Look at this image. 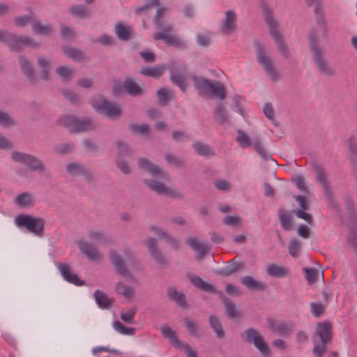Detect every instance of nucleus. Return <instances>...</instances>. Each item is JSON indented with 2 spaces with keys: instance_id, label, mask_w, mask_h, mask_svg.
I'll use <instances>...</instances> for the list:
<instances>
[{
  "instance_id": "59",
  "label": "nucleus",
  "mask_w": 357,
  "mask_h": 357,
  "mask_svg": "<svg viewBox=\"0 0 357 357\" xmlns=\"http://www.w3.org/2000/svg\"><path fill=\"white\" fill-rule=\"evenodd\" d=\"M75 149V144L73 143H65L56 146L54 151L60 155H66L71 153Z\"/></svg>"
},
{
  "instance_id": "36",
  "label": "nucleus",
  "mask_w": 357,
  "mask_h": 357,
  "mask_svg": "<svg viewBox=\"0 0 357 357\" xmlns=\"http://www.w3.org/2000/svg\"><path fill=\"white\" fill-rule=\"evenodd\" d=\"M192 146L194 149L196 153L200 156L210 158L215 155V153L212 147L200 141L195 142L192 145Z\"/></svg>"
},
{
  "instance_id": "62",
  "label": "nucleus",
  "mask_w": 357,
  "mask_h": 357,
  "mask_svg": "<svg viewBox=\"0 0 357 357\" xmlns=\"http://www.w3.org/2000/svg\"><path fill=\"white\" fill-rule=\"evenodd\" d=\"M172 139L176 143L188 142L190 139V135L183 130H175L172 133Z\"/></svg>"
},
{
  "instance_id": "63",
  "label": "nucleus",
  "mask_w": 357,
  "mask_h": 357,
  "mask_svg": "<svg viewBox=\"0 0 357 357\" xmlns=\"http://www.w3.org/2000/svg\"><path fill=\"white\" fill-rule=\"evenodd\" d=\"M165 158L168 164L172 165L176 167H181L184 166L185 163L184 160L172 153H167L165 156Z\"/></svg>"
},
{
  "instance_id": "58",
  "label": "nucleus",
  "mask_w": 357,
  "mask_h": 357,
  "mask_svg": "<svg viewBox=\"0 0 357 357\" xmlns=\"http://www.w3.org/2000/svg\"><path fill=\"white\" fill-rule=\"evenodd\" d=\"M129 128L132 132L137 135H149L150 132V126L146 123L141 125L131 124L129 126Z\"/></svg>"
},
{
  "instance_id": "37",
  "label": "nucleus",
  "mask_w": 357,
  "mask_h": 357,
  "mask_svg": "<svg viewBox=\"0 0 357 357\" xmlns=\"http://www.w3.org/2000/svg\"><path fill=\"white\" fill-rule=\"evenodd\" d=\"M62 50L68 58L75 61H81L86 59V54L80 49L64 46Z\"/></svg>"
},
{
  "instance_id": "13",
  "label": "nucleus",
  "mask_w": 357,
  "mask_h": 357,
  "mask_svg": "<svg viewBox=\"0 0 357 357\" xmlns=\"http://www.w3.org/2000/svg\"><path fill=\"white\" fill-rule=\"evenodd\" d=\"M93 107L102 114H105L109 119H116L121 116L123 109L117 103L105 98L93 100Z\"/></svg>"
},
{
  "instance_id": "48",
  "label": "nucleus",
  "mask_w": 357,
  "mask_h": 357,
  "mask_svg": "<svg viewBox=\"0 0 357 357\" xmlns=\"http://www.w3.org/2000/svg\"><path fill=\"white\" fill-rule=\"evenodd\" d=\"M32 31L38 35L47 36L52 33V26L50 24L43 25L40 21H33Z\"/></svg>"
},
{
  "instance_id": "23",
  "label": "nucleus",
  "mask_w": 357,
  "mask_h": 357,
  "mask_svg": "<svg viewBox=\"0 0 357 357\" xmlns=\"http://www.w3.org/2000/svg\"><path fill=\"white\" fill-rule=\"evenodd\" d=\"M124 91L133 97L141 96L144 94L145 90L143 86H139L135 81L129 76L126 77L123 82Z\"/></svg>"
},
{
  "instance_id": "9",
  "label": "nucleus",
  "mask_w": 357,
  "mask_h": 357,
  "mask_svg": "<svg viewBox=\"0 0 357 357\" xmlns=\"http://www.w3.org/2000/svg\"><path fill=\"white\" fill-rule=\"evenodd\" d=\"M241 339L247 343H252L264 357L271 356V348L266 342L260 332L255 328L250 327L241 335Z\"/></svg>"
},
{
  "instance_id": "57",
  "label": "nucleus",
  "mask_w": 357,
  "mask_h": 357,
  "mask_svg": "<svg viewBox=\"0 0 357 357\" xmlns=\"http://www.w3.org/2000/svg\"><path fill=\"white\" fill-rule=\"evenodd\" d=\"M301 243L297 238H292L288 245L289 253L293 257H296L301 250Z\"/></svg>"
},
{
  "instance_id": "60",
  "label": "nucleus",
  "mask_w": 357,
  "mask_h": 357,
  "mask_svg": "<svg viewBox=\"0 0 357 357\" xmlns=\"http://www.w3.org/2000/svg\"><path fill=\"white\" fill-rule=\"evenodd\" d=\"M116 167L124 174H130L132 172V167L129 162L122 158L116 159L115 160Z\"/></svg>"
},
{
  "instance_id": "28",
  "label": "nucleus",
  "mask_w": 357,
  "mask_h": 357,
  "mask_svg": "<svg viewBox=\"0 0 357 357\" xmlns=\"http://www.w3.org/2000/svg\"><path fill=\"white\" fill-rule=\"evenodd\" d=\"M167 296L168 298L175 302L178 306L181 307H185L187 306V301L185 296L183 293L178 291L175 287H169L167 289Z\"/></svg>"
},
{
  "instance_id": "3",
  "label": "nucleus",
  "mask_w": 357,
  "mask_h": 357,
  "mask_svg": "<svg viewBox=\"0 0 357 357\" xmlns=\"http://www.w3.org/2000/svg\"><path fill=\"white\" fill-rule=\"evenodd\" d=\"M191 80L199 96H211L224 100L227 96L225 86L219 81H211L202 76L192 75Z\"/></svg>"
},
{
  "instance_id": "49",
  "label": "nucleus",
  "mask_w": 357,
  "mask_h": 357,
  "mask_svg": "<svg viewBox=\"0 0 357 357\" xmlns=\"http://www.w3.org/2000/svg\"><path fill=\"white\" fill-rule=\"evenodd\" d=\"M88 236L91 239L96 241L98 243L107 244L111 241L110 238L103 231L90 230Z\"/></svg>"
},
{
  "instance_id": "40",
  "label": "nucleus",
  "mask_w": 357,
  "mask_h": 357,
  "mask_svg": "<svg viewBox=\"0 0 357 357\" xmlns=\"http://www.w3.org/2000/svg\"><path fill=\"white\" fill-rule=\"evenodd\" d=\"M160 330L164 337L169 339L170 343L175 347L179 348L183 345V342L176 337V332L172 330L170 327L162 326Z\"/></svg>"
},
{
  "instance_id": "22",
  "label": "nucleus",
  "mask_w": 357,
  "mask_h": 357,
  "mask_svg": "<svg viewBox=\"0 0 357 357\" xmlns=\"http://www.w3.org/2000/svg\"><path fill=\"white\" fill-rule=\"evenodd\" d=\"M237 17L234 10H228L225 13V17L220 28L224 35H230L236 30Z\"/></svg>"
},
{
  "instance_id": "34",
  "label": "nucleus",
  "mask_w": 357,
  "mask_h": 357,
  "mask_svg": "<svg viewBox=\"0 0 357 357\" xmlns=\"http://www.w3.org/2000/svg\"><path fill=\"white\" fill-rule=\"evenodd\" d=\"M115 33L118 38L122 41H127L133 37L132 29L128 25H125L123 22H119L116 24Z\"/></svg>"
},
{
  "instance_id": "32",
  "label": "nucleus",
  "mask_w": 357,
  "mask_h": 357,
  "mask_svg": "<svg viewBox=\"0 0 357 357\" xmlns=\"http://www.w3.org/2000/svg\"><path fill=\"white\" fill-rule=\"evenodd\" d=\"M144 184L151 190L155 192L160 195H170L169 189L162 183L158 182L155 179L148 178L144 180Z\"/></svg>"
},
{
  "instance_id": "15",
  "label": "nucleus",
  "mask_w": 357,
  "mask_h": 357,
  "mask_svg": "<svg viewBox=\"0 0 357 357\" xmlns=\"http://www.w3.org/2000/svg\"><path fill=\"white\" fill-rule=\"evenodd\" d=\"M66 170L67 174L71 176H83L89 183L97 181L91 169L83 163L79 162H70L66 165Z\"/></svg>"
},
{
  "instance_id": "51",
  "label": "nucleus",
  "mask_w": 357,
  "mask_h": 357,
  "mask_svg": "<svg viewBox=\"0 0 357 357\" xmlns=\"http://www.w3.org/2000/svg\"><path fill=\"white\" fill-rule=\"evenodd\" d=\"M16 121L8 112L0 109V126L3 128L15 126Z\"/></svg>"
},
{
  "instance_id": "27",
  "label": "nucleus",
  "mask_w": 357,
  "mask_h": 357,
  "mask_svg": "<svg viewBox=\"0 0 357 357\" xmlns=\"http://www.w3.org/2000/svg\"><path fill=\"white\" fill-rule=\"evenodd\" d=\"M93 296L95 301L100 308L102 310H109L112 308L114 302V298H108L105 292L99 289L94 291Z\"/></svg>"
},
{
  "instance_id": "6",
  "label": "nucleus",
  "mask_w": 357,
  "mask_h": 357,
  "mask_svg": "<svg viewBox=\"0 0 357 357\" xmlns=\"http://www.w3.org/2000/svg\"><path fill=\"white\" fill-rule=\"evenodd\" d=\"M312 167L315 172V179L321 185L324 195L326 198L328 204L330 207L334 208L337 213H340L341 210L335 198V194L331 185L327 180V173L324 167L317 162L313 161Z\"/></svg>"
},
{
  "instance_id": "31",
  "label": "nucleus",
  "mask_w": 357,
  "mask_h": 357,
  "mask_svg": "<svg viewBox=\"0 0 357 357\" xmlns=\"http://www.w3.org/2000/svg\"><path fill=\"white\" fill-rule=\"evenodd\" d=\"M165 67L162 65L155 66H143L139 70V73L148 77L158 79L165 72Z\"/></svg>"
},
{
  "instance_id": "30",
  "label": "nucleus",
  "mask_w": 357,
  "mask_h": 357,
  "mask_svg": "<svg viewBox=\"0 0 357 357\" xmlns=\"http://www.w3.org/2000/svg\"><path fill=\"white\" fill-rule=\"evenodd\" d=\"M36 202L34 195L31 192H22L15 198V204L20 208L32 206Z\"/></svg>"
},
{
  "instance_id": "41",
  "label": "nucleus",
  "mask_w": 357,
  "mask_h": 357,
  "mask_svg": "<svg viewBox=\"0 0 357 357\" xmlns=\"http://www.w3.org/2000/svg\"><path fill=\"white\" fill-rule=\"evenodd\" d=\"M210 327L216 334V337L222 339L225 336V332L222 328V324L216 315L211 314L208 317Z\"/></svg>"
},
{
  "instance_id": "19",
  "label": "nucleus",
  "mask_w": 357,
  "mask_h": 357,
  "mask_svg": "<svg viewBox=\"0 0 357 357\" xmlns=\"http://www.w3.org/2000/svg\"><path fill=\"white\" fill-rule=\"evenodd\" d=\"M345 211L347 214V220L350 227H357V208L356 204L349 194H345L342 197Z\"/></svg>"
},
{
  "instance_id": "45",
  "label": "nucleus",
  "mask_w": 357,
  "mask_h": 357,
  "mask_svg": "<svg viewBox=\"0 0 357 357\" xmlns=\"http://www.w3.org/2000/svg\"><path fill=\"white\" fill-rule=\"evenodd\" d=\"M172 91L167 87H162L158 90L156 94L158 98V103L160 106H166L172 99Z\"/></svg>"
},
{
  "instance_id": "52",
  "label": "nucleus",
  "mask_w": 357,
  "mask_h": 357,
  "mask_svg": "<svg viewBox=\"0 0 357 357\" xmlns=\"http://www.w3.org/2000/svg\"><path fill=\"white\" fill-rule=\"evenodd\" d=\"M167 10L166 7L162 6L159 7L157 10L154 17V24L158 29H162L165 26L164 22L162 21L163 17L165 15V13Z\"/></svg>"
},
{
  "instance_id": "61",
  "label": "nucleus",
  "mask_w": 357,
  "mask_h": 357,
  "mask_svg": "<svg viewBox=\"0 0 357 357\" xmlns=\"http://www.w3.org/2000/svg\"><path fill=\"white\" fill-rule=\"evenodd\" d=\"M183 321L185 323V327L187 328L190 333V335L191 336H197V333L199 330L198 323L188 318H185L183 319Z\"/></svg>"
},
{
  "instance_id": "43",
  "label": "nucleus",
  "mask_w": 357,
  "mask_h": 357,
  "mask_svg": "<svg viewBox=\"0 0 357 357\" xmlns=\"http://www.w3.org/2000/svg\"><path fill=\"white\" fill-rule=\"evenodd\" d=\"M116 148L118 156L121 158L130 156L133 153L132 149L123 140H117L116 142Z\"/></svg>"
},
{
  "instance_id": "24",
  "label": "nucleus",
  "mask_w": 357,
  "mask_h": 357,
  "mask_svg": "<svg viewBox=\"0 0 357 357\" xmlns=\"http://www.w3.org/2000/svg\"><path fill=\"white\" fill-rule=\"evenodd\" d=\"M315 335H317L323 344H326L332 339V326L329 321L319 322L317 325Z\"/></svg>"
},
{
  "instance_id": "26",
  "label": "nucleus",
  "mask_w": 357,
  "mask_h": 357,
  "mask_svg": "<svg viewBox=\"0 0 357 357\" xmlns=\"http://www.w3.org/2000/svg\"><path fill=\"white\" fill-rule=\"evenodd\" d=\"M241 282L247 289L250 291H262L267 289L266 283L256 280L251 275H246L241 279Z\"/></svg>"
},
{
  "instance_id": "5",
  "label": "nucleus",
  "mask_w": 357,
  "mask_h": 357,
  "mask_svg": "<svg viewBox=\"0 0 357 357\" xmlns=\"http://www.w3.org/2000/svg\"><path fill=\"white\" fill-rule=\"evenodd\" d=\"M0 43L5 44L13 52H21L24 47L38 49L39 43L27 36H18L13 32L0 29Z\"/></svg>"
},
{
  "instance_id": "64",
  "label": "nucleus",
  "mask_w": 357,
  "mask_h": 357,
  "mask_svg": "<svg viewBox=\"0 0 357 357\" xmlns=\"http://www.w3.org/2000/svg\"><path fill=\"white\" fill-rule=\"evenodd\" d=\"M349 150L351 153V160L357 165V143L354 141V137L348 139Z\"/></svg>"
},
{
  "instance_id": "12",
  "label": "nucleus",
  "mask_w": 357,
  "mask_h": 357,
  "mask_svg": "<svg viewBox=\"0 0 357 357\" xmlns=\"http://www.w3.org/2000/svg\"><path fill=\"white\" fill-rule=\"evenodd\" d=\"M172 31L173 26L172 25H167L162 29L161 31L154 33L153 38L155 40H162L167 45L174 47L178 50H186L188 48V45L183 39L179 38L177 35L169 34Z\"/></svg>"
},
{
  "instance_id": "47",
  "label": "nucleus",
  "mask_w": 357,
  "mask_h": 357,
  "mask_svg": "<svg viewBox=\"0 0 357 357\" xmlns=\"http://www.w3.org/2000/svg\"><path fill=\"white\" fill-rule=\"evenodd\" d=\"M214 115L218 118V123L222 124L227 122L229 119V114L227 112L226 107L221 102L218 103L213 111Z\"/></svg>"
},
{
  "instance_id": "1",
  "label": "nucleus",
  "mask_w": 357,
  "mask_h": 357,
  "mask_svg": "<svg viewBox=\"0 0 357 357\" xmlns=\"http://www.w3.org/2000/svg\"><path fill=\"white\" fill-rule=\"evenodd\" d=\"M186 276L190 283L195 287L204 292L217 294L223 302L225 313L229 319H241V312L236 308L231 300L226 297L222 291L218 290L213 284L204 282L202 278L193 273H188Z\"/></svg>"
},
{
  "instance_id": "44",
  "label": "nucleus",
  "mask_w": 357,
  "mask_h": 357,
  "mask_svg": "<svg viewBox=\"0 0 357 357\" xmlns=\"http://www.w3.org/2000/svg\"><path fill=\"white\" fill-rule=\"evenodd\" d=\"M55 72L64 82L71 80L75 75L74 68L69 66H59L56 68Z\"/></svg>"
},
{
  "instance_id": "56",
  "label": "nucleus",
  "mask_w": 357,
  "mask_h": 357,
  "mask_svg": "<svg viewBox=\"0 0 357 357\" xmlns=\"http://www.w3.org/2000/svg\"><path fill=\"white\" fill-rule=\"evenodd\" d=\"M34 18L33 17L32 13H29L26 15H22L20 17H16L13 20V22L15 26L19 27H24L26 26L29 23L33 22V23Z\"/></svg>"
},
{
  "instance_id": "46",
  "label": "nucleus",
  "mask_w": 357,
  "mask_h": 357,
  "mask_svg": "<svg viewBox=\"0 0 357 357\" xmlns=\"http://www.w3.org/2000/svg\"><path fill=\"white\" fill-rule=\"evenodd\" d=\"M270 327L271 328H273L279 335L282 337H287L289 336L292 330L293 327L291 325L286 324L284 322H280L278 323L276 325L271 324Z\"/></svg>"
},
{
  "instance_id": "10",
  "label": "nucleus",
  "mask_w": 357,
  "mask_h": 357,
  "mask_svg": "<svg viewBox=\"0 0 357 357\" xmlns=\"http://www.w3.org/2000/svg\"><path fill=\"white\" fill-rule=\"evenodd\" d=\"M59 121L61 125L68 128L72 133H78L94 129L92 121L89 117L79 119L75 116L66 115L60 117Z\"/></svg>"
},
{
  "instance_id": "7",
  "label": "nucleus",
  "mask_w": 357,
  "mask_h": 357,
  "mask_svg": "<svg viewBox=\"0 0 357 357\" xmlns=\"http://www.w3.org/2000/svg\"><path fill=\"white\" fill-rule=\"evenodd\" d=\"M253 45L256 51V59L259 64L262 66L265 73L272 81H278L280 75L274 64L273 59L266 54L265 47L258 39L253 40Z\"/></svg>"
},
{
  "instance_id": "21",
  "label": "nucleus",
  "mask_w": 357,
  "mask_h": 357,
  "mask_svg": "<svg viewBox=\"0 0 357 357\" xmlns=\"http://www.w3.org/2000/svg\"><path fill=\"white\" fill-rule=\"evenodd\" d=\"M57 268L63 278L68 282L76 286H83L85 284L84 280H80L77 274L71 272L70 266L68 264H58Z\"/></svg>"
},
{
  "instance_id": "29",
  "label": "nucleus",
  "mask_w": 357,
  "mask_h": 357,
  "mask_svg": "<svg viewBox=\"0 0 357 357\" xmlns=\"http://www.w3.org/2000/svg\"><path fill=\"white\" fill-rule=\"evenodd\" d=\"M187 244L195 251L199 252V255L196 256V259L199 261L202 260L210 247L207 244H204L197 241L195 238H190L186 241Z\"/></svg>"
},
{
  "instance_id": "2",
  "label": "nucleus",
  "mask_w": 357,
  "mask_h": 357,
  "mask_svg": "<svg viewBox=\"0 0 357 357\" xmlns=\"http://www.w3.org/2000/svg\"><path fill=\"white\" fill-rule=\"evenodd\" d=\"M259 6L262 10L264 21L268 26L269 34L274 40L279 52L284 58L288 59L289 56V47L278 29L279 22L273 17V9L269 8L268 5L264 1L259 3Z\"/></svg>"
},
{
  "instance_id": "53",
  "label": "nucleus",
  "mask_w": 357,
  "mask_h": 357,
  "mask_svg": "<svg viewBox=\"0 0 357 357\" xmlns=\"http://www.w3.org/2000/svg\"><path fill=\"white\" fill-rule=\"evenodd\" d=\"M347 241L349 246L357 254V227H351Z\"/></svg>"
},
{
  "instance_id": "16",
  "label": "nucleus",
  "mask_w": 357,
  "mask_h": 357,
  "mask_svg": "<svg viewBox=\"0 0 357 357\" xmlns=\"http://www.w3.org/2000/svg\"><path fill=\"white\" fill-rule=\"evenodd\" d=\"M137 166L140 169L149 173L153 177L164 180L167 178L168 174L167 172L146 158H139L137 159Z\"/></svg>"
},
{
  "instance_id": "18",
  "label": "nucleus",
  "mask_w": 357,
  "mask_h": 357,
  "mask_svg": "<svg viewBox=\"0 0 357 357\" xmlns=\"http://www.w3.org/2000/svg\"><path fill=\"white\" fill-rule=\"evenodd\" d=\"M109 259L118 275L127 278H131L132 275L129 272L125 261L118 252L111 251L109 254Z\"/></svg>"
},
{
  "instance_id": "8",
  "label": "nucleus",
  "mask_w": 357,
  "mask_h": 357,
  "mask_svg": "<svg viewBox=\"0 0 357 357\" xmlns=\"http://www.w3.org/2000/svg\"><path fill=\"white\" fill-rule=\"evenodd\" d=\"M18 227L26 228L27 231L38 237L44 236L45 221L40 217H35L29 214L21 213L15 220Z\"/></svg>"
},
{
  "instance_id": "14",
  "label": "nucleus",
  "mask_w": 357,
  "mask_h": 357,
  "mask_svg": "<svg viewBox=\"0 0 357 357\" xmlns=\"http://www.w3.org/2000/svg\"><path fill=\"white\" fill-rule=\"evenodd\" d=\"M169 79L174 85H176L181 91L185 93L188 89L186 83L185 73L187 71V66L182 64L180 68L176 66V63H172L169 66Z\"/></svg>"
},
{
  "instance_id": "38",
  "label": "nucleus",
  "mask_w": 357,
  "mask_h": 357,
  "mask_svg": "<svg viewBox=\"0 0 357 357\" xmlns=\"http://www.w3.org/2000/svg\"><path fill=\"white\" fill-rule=\"evenodd\" d=\"M252 146H254L255 151L259 155L262 160H268L271 159L272 155L269 154L259 137L255 136L252 137Z\"/></svg>"
},
{
  "instance_id": "54",
  "label": "nucleus",
  "mask_w": 357,
  "mask_h": 357,
  "mask_svg": "<svg viewBox=\"0 0 357 357\" xmlns=\"http://www.w3.org/2000/svg\"><path fill=\"white\" fill-rule=\"evenodd\" d=\"M113 327L118 333L123 335H134L135 333V328L127 327L119 321H114Z\"/></svg>"
},
{
  "instance_id": "17",
  "label": "nucleus",
  "mask_w": 357,
  "mask_h": 357,
  "mask_svg": "<svg viewBox=\"0 0 357 357\" xmlns=\"http://www.w3.org/2000/svg\"><path fill=\"white\" fill-rule=\"evenodd\" d=\"M146 245L151 258L158 266L160 268L167 267L169 265V261L162 252L158 248L157 240L153 237H149L147 239Z\"/></svg>"
},
{
  "instance_id": "33",
  "label": "nucleus",
  "mask_w": 357,
  "mask_h": 357,
  "mask_svg": "<svg viewBox=\"0 0 357 357\" xmlns=\"http://www.w3.org/2000/svg\"><path fill=\"white\" fill-rule=\"evenodd\" d=\"M243 267V264L242 262H237L234 259L225 266L215 271V273L223 277H228Z\"/></svg>"
},
{
  "instance_id": "4",
  "label": "nucleus",
  "mask_w": 357,
  "mask_h": 357,
  "mask_svg": "<svg viewBox=\"0 0 357 357\" xmlns=\"http://www.w3.org/2000/svg\"><path fill=\"white\" fill-rule=\"evenodd\" d=\"M307 40L310 50L312 54L313 61L319 73L326 77L334 76L336 73L335 70L329 65L328 60L324 58V52L317 43L314 29H312L307 34Z\"/></svg>"
},
{
  "instance_id": "11",
  "label": "nucleus",
  "mask_w": 357,
  "mask_h": 357,
  "mask_svg": "<svg viewBox=\"0 0 357 357\" xmlns=\"http://www.w3.org/2000/svg\"><path fill=\"white\" fill-rule=\"evenodd\" d=\"M11 159L16 162L23 164L31 172H36L40 174L45 172V165L34 155L15 151L11 153Z\"/></svg>"
},
{
  "instance_id": "39",
  "label": "nucleus",
  "mask_w": 357,
  "mask_h": 357,
  "mask_svg": "<svg viewBox=\"0 0 357 357\" xmlns=\"http://www.w3.org/2000/svg\"><path fill=\"white\" fill-rule=\"evenodd\" d=\"M68 13L79 19H86L91 16V11L83 4L73 5L68 8Z\"/></svg>"
},
{
  "instance_id": "42",
  "label": "nucleus",
  "mask_w": 357,
  "mask_h": 357,
  "mask_svg": "<svg viewBox=\"0 0 357 357\" xmlns=\"http://www.w3.org/2000/svg\"><path fill=\"white\" fill-rule=\"evenodd\" d=\"M287 268L275 264H272L267 267V274L271 277L282 278L287 275Z\"/></svg>"
},
{
  "instance_id": "25",
  "label": "nucleus",
  "mask_w": 357,
  "mask_h": 357,
  "mask_svg": "<svg viewBox=\"0 0 357 357\" xmlns=\"http://www.w3.org/2000/svg\"><path fill=\"white\" fill-rule=\"evenodd\" d=\"M77 245L80 252L86 255L89 260L96 261L100 258L101 255L91 243L84 241H79Z\"/></svg>"
},
{
  "instance_id": "50",
  "label": "nucleus",
  "mask_w": 357,
  "mask_h": 357,
  "mask_svg": "<svg viewBox=\"0 0 357 357\" xmlns=\"http://www.w3.org/2000/svg\"><path fill=\"white\" fill-rule=\"evenodd\" d=\"M115 289L119 294L126 298L132 297L135 292V289L131 286L126 285L122 282L116 283Z\"/></svg>"
},
{
  "instance_id": "35",
  "label": "nucleus",
  "mask_w": 357,
  "mask_h": 357,
  "mask_svg": "<svg viewBox=\"0 0 357 357\" xmlns=\"http://www.w3.org/2000/svg\"><path fill=\"white\" fill-rule=\"evenodd\" d=\"M278 218L281 227L285 231H290L293 227V218L291 213L282 207L278 209Z\"/></svg>"
},
{
  "instance_id": "55",
  "label": "nucleus",
  "mask_w": 357,
  "mask_h": 357,
  "mask_svg": "<svg viewBox=\"0 0 357 357\" xmlns=\"http://www.w3.org/2000/svg\"><path fill=\"white\" fill-rule=\"evenodd\" d=\"M236 141L242 148H248L252 144V138L250 139L243 130H238Z\"/></svg>"
},
{
  "instance_id": "20",
  "label": "nucleus",
  "mask_w": 357,
  "mask_h": 357,
  "mask_svg": "<svg viewBox=\"0 0 357 357\" xmlns=\"http://www.w3.org/2000/svg\"><path fill=\"white\" fill-rule=\"evenodd\" d=\"M18 61L23 75L30 83L36 84L37 82L36 72L30 60L24 55H20Z\"/></svg>"
}]
</instances>
